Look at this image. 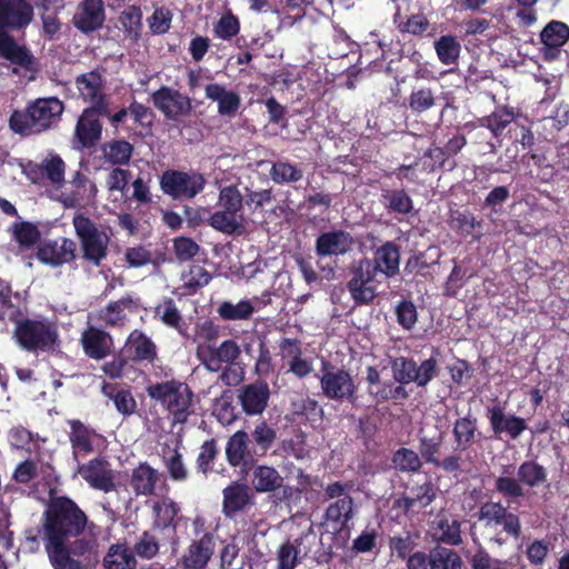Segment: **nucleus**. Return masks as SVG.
<instances>
[{"instance_id":"obj_1","label":"nucleus","mask_w":569,"mask_h":569,"mask_svg":"<svg viewBox=\"0 0 569 569\" xmlns=\"http://www.w3.org/2000/svg\"><path fill=\"white\" fill-rule=\"evenodd\" d=\"M94 527L86 511L68 496H49L37 536L27 537L36 546L43 542L53 569H87L99 562L96 537L84 535Z\"/></svg>"},{"instance_id":"obj_2","label":"nucleus","mask_w":569,"mask_h":569,"mask_svg":"<svg viewBox=\"0 0 569 569\" xmlns=\"http://www.w3.org/2000/svg\"><path fill=\"white\" fill-rule=\"evenodd\" d=\"M49 0H0V58L27 71H37L38 62L30 49L12 36L24 34L33 22L36 7L48 9Z\"/></svg>"},{"instance_id":"obj_3","label":"nucleus","mask_w":569,"mask_h":569,"mask_svg":"<svg viewBox=\"0 0 569 569\" xmlns=\"http://www.w3.org/2000/svg\"><path fill=\"white\" fill-rule=\"evenodd\" d=\"M64 103L57 97L38 98L22 110L16 109L9 118V128L22 137L40 134L61 120Z\"/></svg>"},{"instance_id":"obj_4","label":"nucleus","mask_w":569,"mask_h":569,"mask_svg":"<svg viewBox=\"0 0 569 569\" xmlns=\"http://www.w3.org/2000/svg\"><path fill=\"white\" fill-rule=\"evenodd\" d=\"M13 339L28 352H49L59 346V333L56 323L46 318H19L13 322Z\"/></svg>"},{"instance_id":"obj_5","label":"nucleus","mask_w":569,"mask_h":569,"mask_svg":"<svg viewBox=\"0 0 569 569\" xmlns=\"http://www.w3.org/2000/svg\"><path fill=\"white\" fill-rule=\"evenodd\" d=\"M148 396L166 407L172 417V423L183 425L191 411L193 393L190 388L177 380L157 382L147 387Z\"/></svg>"},{"instance_id":"obj_6","label":"nucleus","mask_w":569,"mask_h":569,"mask_svg":"<svg viewBox=\"0 0 569 569\" xmlns=\"http://www.w3.org/2000/svg\"><path fill=\"white\" fill-rule=\"evenodd\" d=\"M476 517L479 521L483 522L487 529H497L500 527V531L490 541L502 546L506 543V538L518 540L522 533L521 519L518 515L508 510V507L503 506L501 501H486L479 507Z\"/></svg>"},{"instance_id":"obj_7","label":"nucleus","mask_w":569,"mask_h":569,"mask_svg":"<svg viewBox=\"0 0 569 569\" xmlns=\"http://www.w3.org/2000/svg\"><path fill=\"white\" fill-rule=\"evenodd\" d=\"M72 224L80 242L82 258L99 267L108 256L109 236L82 213L74 214Z\"/></svg>"},{"instance_id":"obj_8","label":"nucleus","mask_w":569,"mask_h":569,"mask_svg":"<svg viewBox=\"0 0 569 569\" xmlns=\"http://www.w3.org/2000/svg\"><path fill=\"white\" fill-rule=\"evenodd\" d=\"M320 371V388L327 399L351 405L356 403L358 387L349 370L339 368L329 360L322 359Z\"/></svg>"},{"instance_id":"obj_9","label":"nucleus","mask_w":569,"mask_h":569,"mask_svg":"<svg viewBox=\"0 0 569 569\" xmlns=\"http://www.w3.org/2000/svg\"><path fill=\"white\" fill-rule=\"evenodd\" d=\"M440 350L432 348V356L418 366L412 358L396 357L390 360L393 380L400 385L415 382L418 387H426L438 376V359Z\"/></svg>"},{"instance_id":"obj_10","label":"nucleus","mask_w":569,"mask_h":569,"mask_svg":"<svg viewBox=\"0 0 569 569\" xmlns=\"http://www.w3.org/2000/svg\"><path fill=\"white\" fill-rule=\"evenodd\" d=\"M204 176L197 170L168 169L159 178L161 191L173 200H191L206 187Z\"/></svg>"},{"instance_id":"obj_11","label":"nucleus","mask_w":569,"mask_h":569,"mask_svg":"<svg viewBox=\"0 0 569 569\" xmlns=\"http://www.w3.org/2000/svg\"><path fill=\"white\" fill-rule=\"evenodd\" d=\"M347 289L356 306H368L377 298V273L370 268L369 258L355 260L348 271Z\"/></svg>"},{"instance_id":"obj_12","label":"nucleus","mask_w":569,"mask_h":569,"mask_svg":"<svg viewBox=\"0 0 569 569\" xmlns=\"http://www.w3.org/2000/svg\"><path fill=\"white\" fill-rule=\"evenodd\" d=\"M103 117H110L107 106H89L82 110L74 127V139L80 147L92 148L101 140L103 124L100 118Z\"/></svg>"},{"instance_id":"obj_13","label":"nucleus","mask_w":569,"mask_h":569,"mask_svg":"<svg viewBox=\"0 0 569 569\" xmlns=\"http://www.w3.org/2000/svg\"><path fill=\"white\" fill-rule=\"evenodd\" d=\"M151 101L166 119L173 121L189 117L193 109L192 99L189 96L168 86H161L152 92Z\"/></svg>"},{"instance_id":"obj_14","label":"nucleus","mask_w":569,"mask_h":569,"mask_svg":"<svg viewBox=\"0 0 569 569\" xmlns=\"http://www.w3.org/2000/svg\"><path fill=\"white\" fill-rule=\"evenodd\" d=\"M407 569H462L459 553L449 548L436 547L429 552L417 550L407 561Z\"/></svg>"},{"instance_id":"obj_15","label":"nucleus","mask_w":569,"mask_h":569,"mask_svg":"<svg viewBox=\"0 0 569 569\" xmlns=\"http://www.w3.org/2000/svg\"><path fill=\"white\" fill-rule=\"evenodd\" d=\"M78 463L77 472L92 489L104 493L116 490L114 471L106 458L96 457L86 463Z\"/></svg>"},{"instance_id":"obj_16","label":"nucleus","mask_w":569,"mask_h":569,"mask_svg":"<svg viewBox=\"0 0 569 569\" xmlns=\"http://www.w3.org/2000/svg\"><path fill=\"white\" fill-rule=\"evenodd\" d=\"M443 440V431H439L432 437L421 436L419 438V453L426 463L440 468L448 473H455L461 470V457L459 455H449L441 459L439 453Z\"/></svg>"},{"instance_id":"obj_17","label":"nucleus","mask_w":569,"mask_h":569,"mask_svg":"<svg viewBox=\"0 0 569 569\" xmlns=\"http://www.w3.org/2000/svg\"><path fill=\"white\" fill-rule=\"evenodd\" d=\"M226 459L233 468H240L248 472L258 462L260 457L252 451L250 446V436L244 430H238L231 435L226 443Z\"/></svg>"},{"instance_id":"obj_18","label":"nucleus","mask_w":569,"mask_h":569,"mask_svg":"<svg viewBox=\"0 0 569 569\" xmlns=\"http://www.w3.org/2000/svg\"><path fill=\"white\" fill-rule=\"evenodd\" d=\"M486 417L496 436L506 433L511 440L518 439L528 428L526 419L515 413L506 415L505 408L500 405L488 407Z\"/></svg>"},{"instance_id":"obj_19","label":"nucleus","mask_w":569,"mask_h":569,"mask_svg":"<svg viewBox=\"0 0 569 569\" xmlns=\"http://www.w3.org/2000/svg\"><path fill=\"white\" fill-rule=\"evenodd\" d=\"M197 356L200 361L211 371H218L221 365L233 363L240 356L239 345L232 340H224L219 347L211 345H199Z\"/></svg>"},{"instance_id":"obj_20","label":"nucleus","mask_w":569,"mask_h":569,"mask_svg":"<svg viewBox=\"0 0 569 569\" xmlns=\"http://www.w3.org/2000/svg\"><path fill=\"white\" fill-rule=\"evenodd\" d=\"M106 21L103 0H82L72 18L73 26L82 33L90 34L102 28Z\"/></svg>"},{"instance_id":"obj_21","label":"nucleus","mask_w":569,"mask_h":569,"mask_svg":"<svg viewBox=\"0 0 569 569\" xmlns=\"http://www.w3.org/2000/svg\"><path fill=\"white\" fill-rule=\"evenodd\" d=\"M313 533H302L293 542L282 543L277 551L278 569H295L301 561V558L308 557L311 551V545L315 543Z\"/></svg>"},{"instance_id":"obj_22","label":"nucleus","mask_w":569,"mask_h":569,"mask_svg":"<svg viewBox=\"0 0 569 569\" xmlns=\"http://www.w3.org/2000/svg\"><path fill=\"white\" fill-rule=\"evenodd\" d=\"M252 505V495L244 483L234 481L222 490V513L227 519L236 520Z\"/></svg>"},{"instance_id":"obj_23","label":"nucleus","mask_w":569,"mask_h":569,"mask_svg":"<svg viewBox=\"0 0 569 569\" xmlns=\"http://www.w3.org/2000/svg\"><path fill=\"white\" fill-rule=\"evenodd\" d=\"M216 548L214 536L206 532L200 539L193 540L181 558L183 569H206Z\"/></svg>"},{"instance_id":"obj_24","label":"nucleus","mask_w":569,"mask_h":569,"mask_svg":"<svg viewBox=\"0 0 569 569\" xmlns=\"http://www.w3.org/2000/svg\"><path fill=\"white\" fill-rule=\"evenodd\" d=\"M569 40V27L562 21L552 20L540 32V41L543 44L542 57L547 61L557 60L560 57V48Z\"/></svg>"},{"instance_id":"obj_25","label":"nucleus","mask_w":569,"mask_h":569,"mask_svg":"<svg viewBox=\"0 0 569 569\" xmlns=\"http://www.w3.org/2000/svg\"><path fill=\"white\" fill-rule=\"evenodd\" d=\"M79 97L90 106L102 104L109 107V100L103 91L102 76L98 70L79 74L74 79Z\"/></svg>"},{"instance_id":"obj_26","label":"nucleus","mask_w":569,"mask_h":569,"mask_svg":"<svg viewBox=\"0 0 569 569\" xmlns=\"http://www.w3.org/2000/svg\"><path fill=\"white\" fill-rule=\"evenodd\" d=\"M80 342L87 357L93 360H102L111 353L113 339L102 329L90 326L82 333Z\"/></svg>"},{"instance_id":"obj_27","label":"nucleus","mask_w":569,"mask_h":569,"mask_svg":"<svg viewBox=\"0 0 569 569\" xmlns=\"http://www.w3.org/2000/svg\"><path fill=\"white\" fill-rule=\"evenodd\" d=\"M70 427L69 441L72 448V456L79 462L83 458L94 451L93 439L99 437L97 431L86 426L78 419H70L67 421Z\"/></svg>"},{"instance_id":"obj_28","label":"nucleus","mask_w":569,"mask_h":569,"mask_svg":"<svg viewBox=\"0 0 569 569\" xmlns=\"http://www.w3.org/2000/svg\"><path fill=\"white\" fill-rule=\"evenodd\" d=\"M269 398L270 389L266 381L244 385L239 393L240 405L248 416L262 413L268 406Z\"/></svg>"},{"instance_id":"obj_29","label":"nucleus","mask_w":569,"mask_h":569,"mask_svg":"<svg viewBox=\"0 0 569 569\" xmlns=\"http://www.w3.org/2000/svg\"><path fill=\"white\" fill-rule=\"evenodd\" d=\"M369 263L377 274L381 272L387 278L396 277L400 267V247L393 241H386L376 249Z\"/></svg>"},{"instance_id":"obj_30","label":"nucleus","mask_w":569,"mask_h":569,"mask_svg":"<svg viewBox=\"0 0 569 569\" xmlns=\"http://www.w3.org/2000/svg\"><path fill=\"white\" fill-rule=\"evenodd\" d=\"M353 239L345 230L322 232L316 240V253L319 257L342 256L351 250Z\"/></svg>"},{"instance_id":"obj_31","label":"nucleus","mask_w":569,"mask_h":569,"mask_svg":"<svg viewBox=\"0 0 569 569\" xmlns=\"http://www.w3.org/2000/svg\"><path fill=\"white\" fill-rule=\"evenodd\" d=\"M37 258L52 267L71 262L76 259V242L69 238H62L61 244L57 241L46 242L38 248Z\"/></svg>"},{"instance_id":"obj_32","label":"nucleus","mask_w":569,"mask_h":569,"mask_svg":"<svg viewBox=\"0 0 569 569\" xmlns=\"http://www.w3.org/2000/svg\"><path fill=\"white\" fill-rule=\"evenodd\" d=\"M138 309V301L130 295H126L116 301H110L99 311L98 318L107 327H122L128 321L127 312L134 313Z\"/></svg>"},{"instance_id":"obj_33","label":"nucleus","mask_w":569,"mask_h":569,"mask_svg":"<svg viewBox=\"0 0 569 569\" xmlns=\"http://www.w3.org/2000/svg\"><path fill=\"white\" fill-rule=\"evenodd\" d=\"M123 350L133 362L147 361L153 363L157 358L156 343L144 332L138 329L130 332Z\"/></svg>"},{"instance_id":"obj_34","label":"nucleus","mask_w":569,"mask_h":569,"mask_svg":"<svg viewBox=\"0 0 569 569\" xmlns=\"http://www.w3.org/2000/svg\"><path fill=\"white\" fill-rule=\"evenodd\" d=\"M204 94L207 99L218 103V113L222 117H234L241 106L240 96L220 83L206 84Z\"/></svg>"},{"instance_id":"obj_35","label":"nucleus","mask_w":569,"mask_h":569,"mask_svg":"<svg viewBox=\"0 0 569 569\" xmlns=\"http://www.w3.org/2000/svg\"><path fill=\"white\" fill-rule=\"evenodd\" d=\"M379 201L390 214L407 217L415 209L411 196L403 188H382Z\"/></svg>"},{"instance_id":"obj_36","label":"nucleus","mask_w":569,"mask_h":569,"mask_svg":"<svg viewBox=\"0 0 569 569\" xmlns=\"http://www.w3.org/2000/svg\"><path fill=\"white\" fill-rule=\"evenodd\" d=\"M159 479L160 473L157 469L152 468L148 462H140L132 469L129 483L137 497H150L154 495Z\"/></svg>"},{"instance_id":"obj_37","label":"nucleus","mask_w":569,"mask_h":569,"mask_svg":"<svg viewBox=\"0 0 569 569\" xmlns=\"http://www.w3.org/2000/svg\"><path fill=\"white\" fill-rule=\"evenodd\" d=\"M480 436L481 432L478 429V420L471 413L455 420L452 425V437L458 450L466 451L470 449Z\"/></svg>"},{"instance_id":"obj_38","label":"nucleus","mask_w":569,"mask_h":569,"mask_svg":"<svg viewBox=\"0 0 569 569\" xmlns=\"http://www.w3.org/2000/svg\"><path fill=\"white\" fill-rule=\"evenodd\" d=\"M23 317L21 295L0 277V322H16Z\"/></svg>"},{"instance_id":"obj_39","label":"nucleus","mask_w":569,"mask_h":569,"mask_svg":"<svg viewBox=\"0 0 569 569\" xmlns=\"http://www.w3.org/2000/svg\"><path fill=\"white\" fill-rule=\"evenodd\" d=\"M180 506L171 499H163L162 501L154 502L152 507L153 528L160 530L170 529L172 536L176 537L180 521Z\"/></svg>"},{"instance_id":"obj_40","label":"nucleus","mask_w":569,"mask_h":569,"mask_svg":"<svg viewBox=\"0 0 569 569\" xmlns=\"http://www.w3.org/2000/svg\"><path fill=\"white\" fill-rule=\"evenodd\" d=\"M355 501L351 496H345L331 502L325 510L323 518L326 521L335 523V529L341 531L348 526V522L355 515Z\"/></svg>"},{"instance_id":"obj_41","label":"nucleus","mask_w":569,"mask_h":569,"mask_svg":"<svg viewBox=\"0 0 569 569\" xmlns=\"http://www.w3.org/2000/svg\"><path fill=\"white\" fill-rule=\"evenodd\" d=\"M251 470V482L256 491L273 492L282 487L283 478L274 467L256 463Z\"/></svg>"},{"instance_id":"obj_42","label":"nucleus","mask_w":569,"mask_h":569,"mask_svg":"<svg viewBox=\"0 0 569 569\" xmlns=\"http://www.w3.org/2000/svg\"><path fill=\"white\" fill-rule=\"evenodd\" d=\"M252 451L260 458L267 456L268 451L272 448L277 440L276 428L266 420L256 423L251 431Z\"/></svg>"},{"instance_id":"obj_43","label":"nucleus","mask_w":569,"mask_h":569,"mask_svg":"<svg viewBox=\"0 0 569 569\" xmlns=\"http://www.w3.org/2000/svg\"><path fill=\"white\" fill-rule=\"evenodd\" d=\"M153 318L159 320L166 327L182 333L183 318L178 309L176 301L170 297H164L153 310Z\"/></svg>"},{"instance_id":"obj_44","label":"nucleus","mask_w":569,"mask_h":569,"mask_svg":"<svg viewBox=\"0 0 569 569\" xmlns=\"http://www.w3.org/2000/svg\"><path fill=\"white\" fill-rule=\"evenodd\" d=\"M515 118L513 108L499 106L489 116L480 119V126L488 128L495 138H499Z\"/></svg>"},{"instance_id":"obj_45","label":"nucleus","mask_w":569,"mask_h":569,"mask_svg":"<svg viewBox=\"0 0 569 569\" xmlns=\"http://www.w3.org/2000/svg\"><path fill=\"white\" fill-rule=\"evenodd\" d=\"M433 48L438 60L445 66L457 64L460 52L461 44L458 41L456 36L452 34H443L440 36L435 42Z\"/></svg>"},{"instance_id":"obj_46","label":"nucleus","mask_w":569,"mask_h":569,"mask_svg":"<svg viewBox=\"0 0 569 569\" xmlns=\"http://www.w3.org/2000/svg\"><path fill=\"white\" fill-rule=\"evenodd\" d=\"M217 313L223 321H247L253 316V307L251 301L247 299H242L237 303L227 300L218 306Z\"/></svg>"},{"instance_id":"obj_47","label":"nucleus","mask_w":569,"mask_h":569,"mask_svg":"<svg viewBox=\"0 0 569 569\" xmlns=\"http://www.w3.org/2000/svg\"><path fill=\"white\" fill-rule=\"evenodd\" d=\"M419 535L417 532L406 531L389 538L388 546L391 556H396L401 561H407L417 550Z\"/></svg>"},{"instance_id":"obj_48","label":"nucleus","mask_w":569,"mask_h":569,"mask_svg":"<svg viewBox=\"0 0 569 569\" xmlns=\"http://www.w3.org/2000/svg\"><path fill=\"white\" fill-rule=\"evenodd\" d=\"M269 174L277 184H290L299 182L303 178V170L287 160H278L271 163Z\"/></svg>"},{"instance_id":"obj_49","label":"nucleus","mask_w":569,"mask_h":569,"mask_svg":"<svg viewBox=\"0 0 569 569\" xmlns=\"http://www.w3.org/2000/svg\"><path fill=\"white\" fill-rule=\"evenodd\" d=\"M208 221L213 229L224 234L231 236L234 233H240V230L242 229L243 217L242 214H236L221 209L211 213L208 218Z\"/></svg>"},{"instance_id":"obj_50","label":"nucleus","mask_w":569,"mask_h":569,"mask_svg":"<svg viewBox=\"0 0 569 569\" xmlns=\"http://www.w3.org/2000/svg\"><path fill=\"white\" fill-rule=\"evenodd\" d=\"M136 565L133 553L124 545H112L103 558L106 569H132Z\"/></svg>"},{"instance_id":"obj_51","label":"nucleus","mask_w":569,"mask_h":569,"mask_svg":"<svg viewBox=\"0 0 569 569\" xmlns=\"http://www.w3.org/2000/svg\"><path fill=\"white\" fill-rule=\"evenodd\" d=\"M517 476L522 486L539 487L548 478L547 469L535 460H527L518 467Z\"/></svg>"},{"instance_id":"obj_52","label":"nucleus","mask_w":569,"mask_h":569,"mask_svg":"<svg viewBox=\"0 0 569 569\" xmlns=\"http://www.w3.org/2000/svg\"><path fill=\"white\" fill-rule=\"evenodd\" d=\"M123 31L133 40H139L142 31V10L139 6H128L119 16Z\"/></svg>"},{"instance_id":"obj_53","label":"nucleus","mask_w":569,"mask_h":569,"mask_svg":"<svg viewBox=\"0 0 569 569\" xmlns=\"http://www.w3.org/2000/svg\"><path fill=\"white\" fill-rule=\"evenodd\" d=\"M103 153L111 164H127L132 157L133 146L126 140H112L104 144Z\"/></svg>"},{"instance_id":"obj_54","label":"nucleus","mask_w":569,"mask_h":569,"mask_svg":"<svg viewBox=\"0 0 569 569\" xmlns=\"http://www.w3.org/2000/svg\"><path fill=\"white\" fill-rule=\"evenodd\" d=\"M292 411L311 423H320L323 419V409L316 399L301 397L292 402Z\"/></svg>"},{"instance_id":"obj_55","label":"nucleus","mask_w":569,"mask_h":569,"mask_svg":"<svg viewBox=\"0 0 569 569\" xmlns=\"http://www.w3.org/2000/svg\"><path fill=\"white\" fill-rule=\"evenodd\" d=\"M218 455L219 448L217 440L213 438L206 440L201 445L200 452L196 459L197 471L207 477L211 471H213V462Z\"/></svg>"},{"instance_id":"obj_56","label":"nucleus","mask_w":569,"mask_h":569,"mask_svg":"<svg viewBox=\"0 0 569 569\" xmlns=\"http://www.w3.org/2000/svg\"><path fill=\"white\" fill-rule=\"evenodd\" d=\"M510 188L508 186H497L492 188L483 199L481 209H489L488 217L492 219L493 214H500L503 212L505 203L510 199Z\"/></svg>"},{"instance_id":"obj_57","label":"nucleus","mask_w":569,"mask_h":569,"mask_svg":"<svg viewBox=\"0 0 569 569\" xmlns=\"http://www.w3.org/2000/svg\"><path fill=\"white\" fill-rule=\"evenodd\" d=\"M212 31L216 38L229 41L240 32V20L231 10H228L213 24Z\"/></svg>"},{"instance_id":"obj_58","label":"nucleus","mask_w":569,"mask_h":569,"mask_svg":"<svg viewBox=\"0 0 569 569\" xmlns=\"http://www.w3.org/2000/svg\"><path fill=\"white\" fill-rule=\"evenodd\" d=\"M39 171L54 186L64 182L66 163L59 154H50L39 166Z\"/></svg>"},{"instance_id":"obj_59","label":"nucleus","mask_w":569,"mask_h":569,"mask_svg":"<svg viewBox=\"0 0 569 569\" xmlns=\"http://www.w3.org/2000/svg\"><path fill=\"white\" fill-rule=\"evenodd\" d=\"M420 457V453L412 449L400 448L393 453L392 463L401 472H417L422 466Z\"/></svg>"},{"instance_id":"obj_60","label":"nucleus","mask_w":569,"mask_h":569,"mask_svg":"<svg viewBox=\"0 0 569 569\" xmlns=\"http://www.w3.org/2000/svg\"><path fill=\"white\" fill-rule=\"evenodd\" d=\"M437 97L429 87L413 89L409 96V108L415 113H422L437 104Z\"/></svg>"},{"instance_id":"obj_61","label":"nucleus","mask_w":569,"mask_h":569,"mask_svg":"<svg viewBox=\"0 0 569 569\" xmlns=\"http://www.w3.org/2000/svg\"><path fill=\"white\" fill-rule=\"evenodd\" d=\"M159 548L158 538L150 531H143L130 550L133 556H138L142 559H152L158 555Z\"/></svg>"},{"instance_id":"obj_62","label":"nucleus","mask_w":569,"mask_h":569,"mask_svg":"<svg viewBox=\"0 0 569 569\" xmlns=\"http://www.w3.org/2000/svg\"><path fill=\"white\" fill-rule=\"evenodd\" d=\"M495 489L498 493L508 500L523 498L526 495L525 488L521 485L519 478H513L510 476L497 477L495 480Z\"/></svg>"},{"instance_id":"obj_63","label":"nucleus","mask_w":569,"mask_h":569,"mask_svg":"<svg viewBox=\"0 0 569 569\" xmlns=\"http://www.w3.org/2000/svg\"><path fill=\"white\" fill-rule=\"evenodd\" d=\"M13 236L21 248H30L40 240L39 229L29 221L16 223Z\"/></svg>"},{"instance_id":"obj_64","label":"nucleus","mask_w":569,"mask_h":569,"mask_svg":"<svg viewBox=\"0 0 569 569\" xmlns=\"http://www.w3.org/2000/svg\"><path fill=\"white\" fill-rule=\"evenodd\" d=\"M469 563L472 569H505L506 562L493 558L487 549L478 543L475 553L469 558Z\"/></svg>"}]
</instances>
